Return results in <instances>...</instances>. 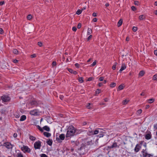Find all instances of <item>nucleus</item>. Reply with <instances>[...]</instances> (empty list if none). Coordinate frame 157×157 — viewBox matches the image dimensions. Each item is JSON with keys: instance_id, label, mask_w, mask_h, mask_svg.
<instances>
[{"instance_id": "nucleus-9", "label": "nucleus", "mask_w": 157, "mask_h": 157, "mask_svg": "<svg viewBox=\"0 0 157 157\" xmlns=\"http://www.w3.org/2000/svg\"><path fill=\"white\" fill-rule=\"evenodd\" d=\"M3 146L8 149H12L13 147L14 146L12 144L10 143L9 142L4 143Z\"/></svg>"}, {"instance_id": "nucleus-18", "label": "nucleus", "mask_w": 157, "mask_h": 157, "mask_svg": "<svg viewBox=\"0 0 157 157\" xmlns=\"http://www.w3.org/2000/svg\"><path fill=\"white\" fill-rule=\"evenodd\" d=\"M53 141L52 139H48L46 143L49 146H51L52 144Z\"/></svg>"}, {"instance_id": "nucleus-28", "label": "nucleus", "mask_w": 157, "mask_h": 157, "mask_svg": "<svg viewBox=\"0 0 157 157\" xmlns=\"http://www.w3.org/2000/svg\"><path fill=\"white\" fill-rule=\"evenodd\" d=\"M116 86V83L115 82H112L109 85L111 87L113 88L115 87Z\"/></svg>"}, {"instance_id": "nucleus-50", "label": "nucleus", "mask_w": 157, "mask_h": 157, "mask_svg": "<svg viewBox=\"0 0 157 157\" xmlns=\"http://www.w3.org/2000/svg\"><path fill=\"white\" fill-rule=\"evenodd\" d=\"M131 9L132 10L134 11H135L136 9V7L133 6H132Z\"/></svg>"}, {"instance_id": "nucleus-20", "label": "nucleus", "mask_w": 157, "mask_h": 157, "mask_svg": "<svg viewBox=\"0 0 157 157\" xmlns=\"http://www.w3.org/2000/svg\"><path fill=\"white\" fill-rule=\"evenodd\" d=\"M43 130L44 129V130L48 132L50 131V128L48 126L46 125L43 127Z\"/></svg>"}, {"instance_id": "nucleus-2", "label": "nucleus", "mask_w": 157, "mask_h": 157, "mask_svg": "<svg viewBox=\"0 0 157 157\" xmlns=\"http://www.w3.org/2000/svg\"><path fill=\"white\" fill-rule=\"evenodd\" d=\"M75 135V128L72 125L70 126L67 129L66 140L69 137L70 138Z\"/></svg>"}, {"instance_id": "nucleus-35", "label": "nucleus", "mask_w": 157, "mask_h": 157, "mask_svg": "<svg viewBox=\"0 0 157 157\" xmlns=\"http://www.w3.org/2000/svg\"><path fill=\"white\" fill-rule=\"evenodd\" d=\"M13 52L16 54H18V50L16 49H14L13 50Z\"/></svg>"}, {"instance_id": "nucleus-14", "label": "nucleus", "mask_w": 157, "mask_h": 157, "mask_svg": "<svg viewBox=\"0 0 157 157\" xmlns=\"http://www.w3.org/2000/svg\"><path fill=\"white\" fill-rule=\"evenodd\" d=\"M141 147L140 144H137L136 145V147L134 149V151L136 152H138L140 150Z\"/></svg>"}, {"instance_id": "nucleus-13", "label": "nucleus", "mask_w": 157, "mask_h": 157, "mask_svg": "<svg viewBox=\"0 0 157 157\" xmlns=\"http://www.w3.org/2000/svg\"><path fill=\"white\" fill-rule=\"evenodd\" d=\"M151 132H149L147 134L145 135V137L146 139L148 140L151 139Z\"/></svg>"}, {"instance_id": "nucleus-24", "label": "nucleus", "mask_w": 157, "mask_h": 157, "mask_svg": "<svg viewBox=\"0 0 157 157\" xmlns=\"http://www.w3.org/2000/svg\"><path fill=\"white\" fill-rule=\"evenodd\" d=\"M75 135L79 134L82 131L81 130H78L77 129H76L75 128Z\"/></svg>"}, {"instance_id": "nucleus-34", "label": "nucleus", "mask_w": 157, "mask_h": 157, "mask_svg": "<svg viewBox=\"0 0 157 157\" xmlns=\"http://www.w3.org/2000/svg\"><path fill=\"white\" fill-rule=\"evenodd\" d=\"M155 100L153 98H151L148 100V101L149 103H151L154 102Z\"/></svg>"}, {"instance_id": "nucleus-44", "label": "nucleus", "mask_w": 157, "mask_h": 157, "mask_svg": "<svg viewBox=\"0 0 157 157\" xmlns=\"http://www.w3.org/2000/svg\"><path fill=\"white\" fill-rule=\"evenodd\" d=\"M94 79V78L92 77H90L88 79L87 81H88L93 80Z\"/></svg>"}, {"instance_id": "nucleus-40", "label": "nucleus", "mask_w": 157, "mask_h": 157, "mask_svg": "<svg viewBox=\"0 0 157 157\" xmlns=\"http://www.w3.org/2000/svg\"><path fill=\"white\" fill-rule=\"evenodd\" d=\"M128 101H127L126 99H125L123 101L122 103L124 105H126L128 103Z\"/></svg>"}, {"instance_id": "nucleus-27", "label": "nucleus", "mask_w": 157, "mask_h": 157, "mask_svg": "<svg viewBox=\"0 0 157 157\" xmlns=\"http://www.w3.org/2000/svg\"><path fill=\"white\" fill-rule=\"evenodd\" d=\"M145 17L144 15H141L139 16V19L140 20H142L145 18Z\"/></svg>"}, {"instance_id": "nucleus-12", "label": "nucleus", "mask_w": 157, "mask_h": 157, "mask_svg": "<svg viewBox=\"0 0 157 157\" xmlns=\"http://www.w3.org/2000/svg\"><path fill=\"white\" fill-rule=\"evenodd\" d=\"M37 110V109H34L31 110L30 112V114L34 116H37L38 115Z\"/></svg>"}, {"instance_id": "nucleus-43", "label": "nucleus", "mask_w": 157, "mask_h": 157, "mask_svg": "<svg viewBox=\"0 0 157 157\" xmlns=\"http://www.w3.org/2000/svg\"><path fill=\"white\" fill-rule=\"evenodd\" d=\"M32 18V16L31 14H29L27 16V18L28 20H30Z\"/></svg>"}, {"instance_id": "nucleus-29", "label": "nucleus", "mask_w": 157, "mask_h": 157, "mask_svg": "<svg viewBox=\"0 0 157 157\" xmlns=\"http://www.w3.org/2000/svg\"><path fill=\"white\" fill-rule=\"evenodd\" d=\"M36 127L38 129L40 132H43L44 130L43 128H41V127L39 125L36 126Z\"/></svg>"}, {"instance_id": "nucleus-56", "label": "nucleus", "mask_w": 157, "mask_h": 157, "mask_svg": "<svg viewBox=\"0 0 157 157\" xmlns=\"http://www.w3.org/2000/svg\"><path fill=\"white\" fill-rule=\"evenodd\" d=\"M3 33V30L2 28H0V33L1 34H2Z\"/></svg>"}, {"instance_id": "nucleus-19", "label": "nucleus", "mask_w": 157, "mask_h": 157, "mask_svg": "<svg viewBox=\"0 0 157 157\" xmlns=\"http://www.w3.org/2000/svg\"><path fill=\"white\" fill-rule=\"evenodd\" d=\"M44 135L47 137H49L51 136V134L50 133L48 132H44L43 133Z\"/></svg>"}, {"instance_id": "nucleus-17", "label": "nucleus", "mask_w": 157, "mask_h": 157, "mask_svg": "<svg viewBox=\"0 0 157 157\" xmlns=\"http://www.w3.org/2000/svg\"><path fill=\"white\" fill-rule=\"evenodd\" d=\"M126 68V65H125V64L124 63H122V64L121 67V68L120 70V71L121 72L124 70Z\"/></svg>"}, {"instance_id": "nucleus-5", "label": "nucleus", "mask_w": 157, "mask_h": 157, "mask_svg": "<svg viewBox=\"0 0 157 157\" xmlns=\"http://www.w3.org/2000/svg\"><path fill=\"white\" fill-rule=\"evenodd\" d=\"M1 99L4 102H8L10 100V98L8 96L6 95H3L1 97Z\"/></svg>"}, {"instance_id": "nucleus-38", "label": "nucleus", "mask_w": 157, "mask_h": 157, "mask_svg": "<svg viewBox=\"0 0 157 157\" xmlns=\"http://www.w3.org/2000/svg\"><path fill=\"white\" fill-rule=\"evenodd\" d=\"M82 11V10H78L77 11V12H76V13L77 14L79 15V14H80L81 13Z\"/></svg>"}, {"instance_id": "nucleus-49", "label": "nucleus", "mask_w": 157, "mask_h": 157, "mask_svg": "<svg viewBox=\"0 0 157 157\" xmlns=\"http://www.w3.org/2000/svg\"><path fill=\"white\" fill-rule=\"evenodd\" d=\"M41 157H48V156L44 154H42L41 155Z\"/></svg>"}, {"instance_id": "nucleus-47", "label": "nucleus", "mask_w": 157, "mask_h": 157, "mask_svg": "<svg viewBox=\"0 0 157 157\" xmlns=\"http://www.w3.org/2000/svg\"><path fill=\"white\" fill-rule=\"evenodd\" d=\"M96 63V60L94 61L92 64L91 65V66L93 67L95 66Z\"/></svg>"}, {"instance_id": "nucleus-7", "label": "nucleus", "mask_w": 157, "mask_h": 157, "mask_svg": "<svg viewBox=\"0 0 157 157\" xmlns=\"http://www.w3.org/2000/svg\"><path fill=\"white\" fill-rule=\"evenodd\" d=\"M41 142L39 140L35 142L34 144L35 149H40L41 146Z\"/></svg>"}, {"instance_id": "nucleus-6", "label": "nucleus", "mask_w": 157, "mask_h": 157, "mask_svg": "<svg viewBox=\"0 0 157 157\" xmlns=\"http://www.w3.org/2000/svg\"><path fill=\"white\" fill-rule=\"evenodd\" d=\"M143 157H153V155L151 154H148L146 151V149H143L141 151Z\"/></svg>"}, {"instance_id": "nucleus-30", "label": "nucleus", "mask_w": 157, "mask_h": 157, "mask_svg": "<svg viewBox=\"0 0 157 157\" xmlns=\"http://www.w3.org/2000/svg\"><path fill=\"white\" fill-rule=\"evenodd\" d=\"M144 72L143 71H140L139 74V76H142L144 75Z\"/></svg>"}, {"instance_id": "nucleus-59", "label": "nucleus", "mask_w": 157, "mask_h": 157, "mask_svg": "<svg viewBox=\"0 0 157 157\" xmlns=\"http://www.w3.org/2000/svg\"><path fill=\"white\" fill-rule=\"evenodd\" d=\"M90 103H89L87 104V105H86V107L88 108V109H90Z\"/></svg>"}, {"instance_id": "nucleus-22", "label": "nucleus", "mask_w": 157, "mask_h": 157, "mask_svg": "<svg viewBox=\"0 0 157 157\" xmlns=\"http://www.w3.org/2000/svg\"><path fill=\"white\" fill-rule=\"evenodd\" d=\"M123 22V20L122 19H120L118 21L117 23V26L118 27H120L121 26Z\"/></svg>"}, {"instance_id": "nucleus-11", "label": "nucleus", "mask_w": 157, "mask_h": 157, "mask_svg": "<svg viewBox=\"0 0 157 157\" xmlns=\"http://www.w3.org/2000/svg\"><path fill=\"white\" fill-rule=\"evenodd\" d=\"M99 131L98 130H96L95 131H92L91 132L89 131V133H88V135L90 136L94 135H96L98 133Z\"/></svg>"}, {"instance_id": "nucleus-62", "label": "nucleus", "mask_w": 157, "mask_h": 157, "mask_svg": "<svg viewBox=\"0 0 157 157\" xmlns=\"http://www.w3.org/2000/svg\"><path fill=\"white\" fill-rule=\"evenodd\" d=\"M103 85V83L102 82H100V83H99L98 84V86H99V87H100V86H102Z\"/></svg>"}, {"instance_id": "nucleus-61", "label": "nucleus", "mask_w": 157, "mask_h": 157, "mask_svg": "<svg viewBox=\"0 0 157 157\" xmlns=\"http://www.w3.org/2000/svg\"><path fill=\"white\" fill-rule=\"evenodd\" d=\"M4 3H5V2L4 1H1L0 2V6L4 4Z\"/></svg>"}, {"instance_id": "nucleus-45", "label": "nucleus", "mask_w": 157, "mask_h": 157, "mask_svg": "<svg viewBox=\"0 0 157 157\" xmlns=\"http://www.w3.org/2000/svg\"><path fill=\"white\" fill-rule=\"evenodd\" d=\"M134 4L138 6L139 5V2L138 1H134Z\"/></svg>"}, {"instance_id": "nucleus-8", "label": "nucleus", "mask_w": 157, "mask_h": 157, "mask_svg": "<svg viewBox=\"0 0 157 157\" xmlns=\"http://www.w3.org/2000/svg\"><path fill=\"white\" fill-rule=\"evenodd\" d=\"M21 150L25 153L26 152L29 153L31 151L30 149L28 146L24 145L21 147Z\"/></svg>"}, {"instance_id": "nucleus-53", "label": "nucleus", "mask_w": 157, "mask_h": 157, "mask_svg": "<svg viewBox=\"0 0 157 157\" xmlns=\"http://www.w3.org/2000/svg\"><path fill=\"white\" fill-rule=\"evenodd\" d=\"M81 24L80 23H79L78 24V26H77V28L78 29H80L81 28Z\"/></svg>"}, {"instance_id": "nucleus-25", "label": "nucleus", "mask_w": 157, "mask_h": 157, "mask_svg": "<svg viewBox=\"0 0 157 157\" xmlns=\"http://www.w3.org/2000/svg\"><path fill=\"white\" fill-rule=\"evenodd\" d=\"M124 86L122 84H121L118 86V89H117V90H121L123 89L124 88Z\"/></svg>"}, {"instance_id": "nucleus-31", "label": "nucleus", "mask_w": 157, "mask_h": 157, "mask_svg": "<svg viewBox=\"0 0 157 157\" xmlns=\"http://www.w3.org/2000/svg\"><path fill=\"white\" fill-rule=\"evenodd\" d=\"M117 62H115L114 63V64L113 65L112 68L113 70H114L116 68V67L117 65Z\"/></svg>"}, {"instance_id": "nucleus-51", "label": "nucleus", "mask_w": 157, "mask_h": 157, "mask_svg": "<svg viewBox=\"0 0 157 157\" xmlns=\"http://www.w3.org/2000/svg\"><path fill=\"white\" fill-rule=\"evenodd\" d=\"M92 35H90L87 38V41H89L90 40L92 37Z\"/></svg>"}, {"instance_id": "nucleus-52", "label": "nucleus", "mask_w": 157, "mask_h": 157, "mask_svg": "<svg viewBox=\"0 0 157 157\" xmlns=\"http://www.w3.org/2000/svg\"><path fill=\"white\" fill-rule=\"evenodd\" d=\"M38 45L40 47H41L42 46V43L41 42H39L38 43Z\"/></svg>"}, {"instance_id": "nucleus-21", "label": "nucleus", "mask_w": 157, "mask_h": 157, "mask_svg": "<svg viewBox=\"0 0 157 157\" xmlns=\"http://www.w3.org/2000/svg\"><path fill=\"white\" fill-rule=\"evenodd\" d=\"M26 118V117L25 115H23L21 117V118L20 119V121H23L24 120H25Z\"/></svg>"}, {"instance_id": "nucleus-63", "label": "nucleus", "mask_w": 157, "mask_h": 157, "mask_svg": "<svg viewBox=\"0 0 157 157\" xmlns=\"http://www.w3.org/2000/svg\"><path fill=\"white\" fill-rule=\"evenodd\" d=\"M18 60H17V59H14L13 61V63H17V62H18Z\"/></svg>"}, {"instance_id": "nucleus-23", "label": "nucleus", "mask_w": 157, "mask_h": 157, "mask_svg": "<svg viewBox=\"0 0 157 157\" xmlns=\"http://www.w3.org/2000/svg\"><path fill=\"white\" fill-rule=\"evenodd\" d=\"M92 33V29L91 28H88L87 30V34L89 35L91 34Z\"/></svg>"}, {"instance_id": "nucleus-1", "label": "nucleus", "mask_w": 157, "mask_h": 157, "mask_svg": "<svg viewBox=\"0 0 157 157\" xmlns=\"http://www.w3.org/2000/svg\"><path fill=\"white\" fill-rule=\"evenodd\" d=\"M122 144V142L120 140H116L113 142L111 145L105 147L104 149L108 151L107 153L109 154L111 151V149L119 148Z\"/></svg>"}, {"instance_id": "nucleus-33", "label": "nucleus", "mask_w": 157, "mask_h": 157, "mask_svg": "<svg viewBox=\"0 0 157 157\" xmlns=\"http://www.w3.org/2000/svg\"><path fill=\"white\" fill-rule=\"evenodd\" d=\"M17 157H23V154L21 153H17Z\"/></svg>"}, {"instance_id": "nucleus-64", "label": "nucleus", "mask_w": 157, "mask_h": 157, "mask_svg": "<svg viewBox=\"0 0 157 157\" xmlns=\"http://www.w3.org/2000/svg\"><path fill=\"white\" fill-rule=\"evenodd\" d=\"M154 128L157 129V124H154Z\"/></svg>"}, {"instance_id": "nucleus-32", "label": "nucleus", "mask_w": 157, "mask_h": 157, "mask_svg": "<svg viewBox=\"0 0 157 157\" xmlns=\"http://www.w3.org/2000/svg\"><path fill=\"white\" fill-rule=\"evenodd\" d=\"M97 137L99 138H101L103 137L104 136V134L102 132H100V134L98 135Z\"/></svg>"}, {"instance_id": "nucleus-15", "label": "nucleus", "mask_w": 157, "mask_h": 157, "mask_svg": "<svg viewBox=\"0 0 157 157\" xmlns=\"http://www.w3.org/2000/svg\"><path fill=\"white\" fill-rule=\"evenodd\" d=\"M30 103L32 105H34V106H37L38 105V102L35 100L31 101H30Z\"/></svg>"}, {"instance_id": "nucleus-57", "label": "nucleus", "mask_w": 157, "mask_h": 157, "mask_svg": "<svg viewBox=\"0 0 157 157\" xmlns=\"http://www.w3.org/2000/svg\"><path fill=\"white\" fill-rule=\"evenodd\" d=\"M72 30L74 32H75L77 30V28L75 27H73L72 29Z\"/></svg>"}, {"instance_id": "nucleus-42", "label": "nucleus", "mask_w": 157, "mask_h": 157, "mask_svg": "<svg viewBox=\"0 0 157 157\" xmlns=\"http://www.w3.org/2000/svg\"><path fill=\"white\" fill-rule=\"evenodd\" d=\"M56 65V61H53L52 63V67H54Z\"/></svg>"}, {"instance_id": "nucleus-60", "label": "nucleus", "mask_w": 157, "mask_h": 157, "mask_svg": "<svg viewBox=\"0 0 157 157\" xmlns=\"http://www.w3.org/2000/svg\"><path fill=\"white\" fill-rule=\"evenodd\" d=\"M97 21V19L96 18H94L93 19V21L94 22H96Z\"/></svg>"}, {"instance_id": "nucleus-39", "label": "nucleus", "mask_w": 157, "mask_h": 157, "mask_svg": "<svg viewBox=\"0 0 157 157\" xmlns=\"http://www.w3.org/2000/svg\"><path fill=\"white\" fill-rule=\"evenodd\" d=\"M100 92V90L97 89L95 91V95L97 94H98Z\"/></svg>"}, {"instance_id": "nucleus-54", "label": "nucleus", "mask_w": 157, "mask_h": 157, "mask_svg": "<svg viewBox=\"0 0 157 157\" xmlns=\"http://www.w3.org/2000/svg\"><path fill=\"white\" fill-rule=\"evenodd\" d=\"M104 78L103 77H101L99 79V80L100 81H102L103 80Z\"/></svg>"}, {"instance_id": "nucleus-58", "label": "nucleus", "mask_w": 157, "mask_h": 157, "mask_svg": "<svg viewBox=\"0 0 157 157\" xmlns=\"http://www.w3.org/2000/svg\"><path fill=\"white\" fill-rule=\"evenodd\" d=\"M59 98L61 100H63L64 98V96L63 95H60L59 96Z\"/></svg>"}, {"instance_id": "nucleus-10", "label": "nucleus", "mask_w": 157, "mask_h": 157, "mask_svg": "<svg viewBox=\"0 0 157 157\" xmlns=\"http://www.w3.org/2000/svg\"><path fill=\"white\" fill-rule=\"evenodd\" d=\"M59 137V138L58 137L56 138V140L59 143L61 142V140H64L65 138V135L63 134H60Z\"/></svg>"}, {"instance_id": "nucleus-46", "label": "nucleus", "mask_w": 157, "mask_h": 157, "mask_svg": "<svg viewBox=\"0 0 157 157\" xmlns=\"http://www.w3.org/2000/svg\"><path fill=\"white\" fill-rule=\"evenodd\" d=\"M68 71L71 73L72 74L73 72V70L71 68H67Z\"/></svg>"}, {"instance_id": "nucleus-36", "label": "nucleus", "mask_w": 157, "mask_h": 157, "mask_svg": "<svg viewBox=\"0 0 157 157\" xmlns=\"http://www.w3.org/2000/svg\"><path fill=\"white\" fill-rule=\"evenodd\" d=\"M79 82L81 83L83 82V78L82 77H79L78 79Z\"/></svg>"}, {"instance_id": "nucleus-41", "label": "nucleus", "mask_w": 157, "mask_h": 157, "mask_svg": "<svg viewBox=\"0 0 157 157\" xmlns=\"http://www.w3.org/2000/svg\"><path fill=\"white\" fill-rule=\"evenodd\" d=\"M137 27L134 26L132 28V30L134 32H136L137 30Z\"/></svg>"}, {"instance_id": "nucleus-26", "label": "nucleus", "mask_w": 157, "mask_h": 157, "mask_svg": "<svg viewBox=\"0 0 157 157\" xmlns=\"http://www.w3.org/2000/svg\"><path fill=\"white\" fill-rule=\"evenodd\" d=\"M29 138V139L32 141H34L36 139V138L35 137H34L32 135H30Z\"/></svg>"}, {"instance_id": "nucleus-48", "label": "nucleus", "mask_w": 157, "mask_h": 157, "mask_svg": "<svg viewBox=\"0 0 157 157\" xmlns=\"http://www.w3.org/2000/svg\"><path fill=\"white\" fill-rule=\"evenodd\" d=\"M142 111L141 109H139L137 111V112L138 114H140L142 113Z\"/></svg>"}, {"instance_id": "nucleus-16", "label": "nucleus", "mask_w": 157, "mask_h": 157, "mask_svg": "<svg viewBox=\"0 0 157 157\" xmlns=\"http://www.w3.org/2000/svg\"><path fill=\"white\" fill-rule=\"evenodd\" d=\"M94 140H90V141H88L86 143H85V144L87 145V146L88 147L89 145H91L94 144Z\"/></svg>"}, {"instance_id": "nucleus-37", "label": "nucleus", "mask_w": 157, "mask_h": 157, "mask_svg": "<svg viewBox=\"0 0 157 157\" xmlns=\"http://www.w3.org/2000/svg\"><path fill=\"white\" fill-rule=\"evenodd\" d=\"M152 79L154 80H157V74H155L153 76Z\"/></svg>"}, {"instance_id": "nucleus-4", "label": "nucleus", "mask_w": 157, "mask_h": 157, "mask_svg": "<svg viewBox=\"0 0 157 157\" xmlns=\"http://www.w3.org/2000/svg\"><path fill=\"white\" fill-rule=\"evenodd\" d=\"M71 143L73 144L74 149L77 151L78 149L81 144L78 141H76L75 142L74 141H71Z\"/></svg>"}, {"instance_id": "nucleus-55", "label": "nucleus", "mask_w": 157, "mask_h": 157, "mask_svg": "<svg viewBox=\"0 0 157 157\" xmlns=\"http://www.w3.org/2000/svg\"><path fill=\"white\" fill-rule=\"evenodd\" d=\"M75 67L78 68L79 67V65L78 63H76L75 64Z\"/></svg>"}, {"instance_id": "nucleus-3", "label": "nucleus", "mask_w": 157, "mask_h": 157, "mask_svg": "<svg viewBox=\"0 0 157 157\" xmlns=\"http://www.w3.org/2000/svg\"><path fill=\"white\" fill-rule=\"evenodd\" d=\"M89 149V148L86 144H82L77 151L80 155H84L86 153Z\"/></svg>"}]
</instances>
